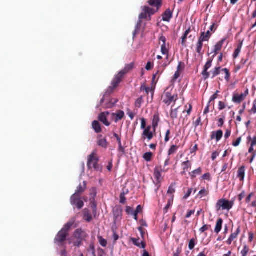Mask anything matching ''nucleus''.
<instances>
[{
    "label": "nucleus",
    "mask_w": 256,
    "mask_h": 256,
    "mask_svg": "<svg viewBox=\"0 0 256 256\" xmlns=\"http://www.w3.org/2000/svg\"><path fill=\"white\" fill-rule=\"evenodd\" d=\"M98 240L100 244L102 246L106 247V246L107 241L105 239L103 238L102 236H98Z\"/></svg>",
    "instance_id": "43"
},
{
    "label": "nucleus",
    "mask_w": 256,
    "mask_h": 256,
    "mask_svg": "<svg viewBox=\"0 0 256 256\" xmlns=\"http://www.w3.org/2000/svg\"><path fill=\"white\" fill-rule=\"evenodd\" d=\"M210 30H208L206 32H202L200 34V37L205 40V41L208 42L212 35V34L210 32Z\"/></svg>",
    "instance_id": "26"
},
{
    "label": "nucleus",
    "mask_w": 256,
    "mask_h": 256,
    "mask_svg": "<svg viewBox=\"0 0 256 256\" xmlns=\"http://www.w3.org/2000/svg\"><path fill=\"white\" fill-rule=\"evenodd\" d=\"M245 170L244 167H241L238 170V176L240 180H243L244 178Z\"/></svg>",
    "instance_id": "29"
},
{
    "label": "nucleus",
    "mask_w": 256,
    "mask_h": 256,
    "mask_svg": "<svg viewBox=\"0 0 256 256\" xmlns=\"http://www.w3.org/2000/svg\"><path fill=\"white\" fill-rule=\"evenodd\" d=\"M156 130L152 128V126H148L146 127V128L143 130L142 134V138L144 141L148 140V141L150 140L154 137V134Z\"/></svg>",
    "instance_id": "7"
},
{
    "label": "nucleus",
    "mask_w": 256,
    "mask_h": 256,
    "mask_svg": "<svg viewBox=\"0 0 256 256\" xmlns=\"http://www.w3.org/2000/svg\"><path fill=\"white\" fill-rule=\"evenodd\" d=\"M177 100L178 95L173 90V86H172L166 88L162 96V102L166 106H173Z\"/></svg>",
    "instance_id": "1"
},
{
    "label": "nucleus",
    "mask_w": 256,
    "mask_h": 256,
    "mask_svg": "<svg viewBox=\"0 0 256 256\" xmlns=\"http://www.w3.org/2000/svg\"><path fill=\"white\" fill-rule=\"evenodd\" d=\"M248 94V90L246 89L245 92L241 94H236L232 96V101L236 103H240L242 101Z\"/></svg>",
    "instance_id": "10"
},
{
    "label": "nucleus",
    "mask_w": 256,
    "mask_h": 256,
    "mask_svg": "<svg viewBox=\"0 0 256 256\" xmlns=\"http://www.w3.org/2000/svg\"><path fill=\"white\" fill-rule=\"evenodd\" d=\"M156 84V81H152V86L150 87L147 86L144 84H143L141 86L140 90H145L146 93L148 94L150 92L152 96L154 94V92L155 88V86Z\"/></svg>",
    "instance_id": "14"
},
{
    "label": "nucleus",
    "mask_w": 256,
    "mask_h": 256,
    "mask_svg": "<svg viewBox=\"0 0 256 256\" xmlns=\"http://www.w3.org/2000/svg\"><path fill=\"white\" fill-rule=\"evenodd\" d=\"M178 108L172 109L170 112V116L172 118H176L178 116Z\"/></svg>",
    "instance_id": "44"
},
{
    "label": "nucleus",
    "mask_w": 256,
    "mask_h": 256,
    "mask_svg": "<svg viewBox=\"0 0 256 256\" xmlns=\"http://www.w3.org/2000/svg\"><path fill=\"white\" fill-rule=\"evenodd\" d=\"M85 233L81 230H77L74 233V236L70 240L69 242L73 243L75 246H79L81 244V240L84 236Z\"/></svg>",
    "instance_id": "6"
},
{
    "label": "nucleus",
    "mask_w": 256,
    "mask_h": 256,
    "mask_svg": "<svg viewBox=\"0 0 256 256\" xmlns=\"http://www.w3.org/2000/svg\"><path fill=\"white\" fill-rule=\"evenodd\" d=\"M161 52H162V54L168 56V52H169V50L166 48V45L162 44V46H161Z\"/></svg>",
    "instance_id": "39"
},
{
    "label": "nucleus",
    "mask_w": 256,
    "mask_h": 256,
    "mask_svg": "<svg viewBox=\"0 0 256 256\" xmlns=\"http://www.w3.org/2000/svg\"><path fill=\"white\" fill-rule=\"evenodd\" d=\"M192 106L190 104H186L185 106L186 110L183 111V114H184L185 112H186L187 114L186 116V118L188 116L190 115L191 112L192 110Z\"/></svg>",
    "instance_id": "30"
},
{
    "label": "nucleus",
    "mask_w": 256,
    "mask_h": 256,
    "mask_svg": "<svg viewBox=\"0 0 256 256\" xmlns=\"http://www.w3.org/2000/svg\"><path fill=\"white\" fill-rule=\"evenodd\" d=\"M79 197V195L76 194H74L71 197L70 202L72 205L76 204L78 208H81L84 206V203L82 200H80Z\"/></svg>",
    "instance_id": "9"
},
{
    "label": "nucleus",
    "mask_w": 256,
    "mask_h": 256,
    "mask_svg": "<svg viewBox=\"0 0 256 256\" xmlns=\"http://www.w3.org/2000/svg\"><path fill=\"white\" fill-rule=\"evenodd\" d=\"M142 211V207L140 205L136 207V210L134 212V218L137 220H138V214Z\"/></svg>",
    "instance_id": "40"
},
{
    "label": "nucleus",
    "mask_w": 256,
    "mask_h": 256,
    "mask_svg": "<svg viewBox=\"0 0 256 256\" xmlns=\"http://www.w3.org/2000/svg\"><path fill=\"white\" fill-rule=\"evenodd\" d=\"M196 244V240L194 238L191 239L188 244V248L190 250H192L194 248Z\"/></svg>",
    "instance_id": "46"
},
{
    "label": "nucleus",
    "mask_w": 256,
    "mask_h": 256,
    "mask_svg": "<svg viewBox=\"0 0 256 256\" xmlns=\"http://www.w3.org/2000/svg\"><path fill=\"white\" fill-rule=\"evenodd\" d=\"M98 158L94 152L92 153L89 156L88 161V166L89 168H94L98 170V168L97 166Z\"/></svg>",
    "instance_id": "8"
},
{
    "label": "nucleus",
    "mask_w": 256,
    "mask_h": 256,
    "mask_svg": "<svg viewBox=\"0 0 256 256\" xmlns=\"http://www.w3.org/2000/svg\"><path fill=\"white\" fill-rule=\"evenodd\" d=\"M178 149V146L176 145H172L168 151V155L170 156L171 154H174L176 152Z\"/></svg>",
    "instance_id": "32"
},
{
    "label": "nucleus",
    "mask_w": 256,
    "mask_h": 256,
    "mask_svg": "<svg viewBox=\"0 0 256 256\" xmlns=\"http://www.w3.org/2000/svg\"><path fill=\"white\" fill-rule=\"evenodd\" d=\"M84 186H82L81 185H80L77 188V190L75 192L77 194L79 195L80 194L84 192L86 186V182H84Z\"/></svg>",
    "instance_id": "34"
},
{
    "label": "nucleus",
    "mask_w": 256,
    "mask_h": 256,
    "mask_svg": "<svg viewBox=\"0 0 256 256\" xmlns=\"http://www.w3.org/2000/svg\"><path fill=\"white\" fill-rule=\"evenodd\" d=\"M213 58H208L206 64L204 66V70L202 72V74L204 77L205 79L208 78L210 76V72H208V70L212 66Z\"/></svg>",
    "instance_id": "11"
},
{
    "label": "nucleus",
    "mask_w": 256,
    "mask_h": 256,
    "mask_svg": "<svg viewBox=\"0 0 256 256\" xmlns=\"http://www.w3.org/2000/svg\"><path fill=\"white\" fill-rule=\"evenodd\" d=\"M192 189L189 188L188 189L186 193L185 194V195L184 196V199L186 200L188 198V197H189L192 193Z\"/></svg>",
    "instance_id": "55"
},
{
    "label": "nucleus",
    "mask_w": 256,
    "mask_h": 256,
    "mask_svg": "<svg viewBox=\"0 0 256 256\" xmlns=\"http://www.w3.org/2000/svg\"><path fill=\"white\" fill-rule=\"evenodd\" d=\"M109 114L110 112H102L98 116V120L106 126H109L110 125V123L107 120V116Z\"/></svg>",
    "instance_id": "15"
},
{
    "label": "nucleus",
    "mask_w": 256,
    "mask_h": 256,
    "mask_svg": "<svg viewBox=\"0 0 256 256\" xmlns=\"http://www.w3.org/2000/svg\"><path fill=\"white\" fill-rule=\"evenodd\" d=\"M240 232V228H238L234 232H233L230 234L229 238L226 241V244L228 245L230 244H232V242L236 238Z\"/></svg>",
    "instance_id": "22"
},
{
    "label": "nucleus",
    "mask_w": 256,
    "mask_h": 256,
    "mask_svg": "<svg viewBox=\"0 0 256 256\" xmlns=\"http://www.w3.org/2000/svg\"><path fill=\"white\" fill-rule=\"evenodd\" d=\"M132 240L134 244L138 247L141 248H144L146 247V244L140 240V239H136L135 238H132Z\"/></svg>",
    "instance_id": "23"
},
{
    "label": "nucleus",
    "mask_w": 256,
    "mask_h": 256,
    "mask_svg": "<svg viewBox=\"0 0 256 256\" xmlns=\"http://www.w3.org/2000/svg\"><path fill=\"white\" fill-rule=\"evenodd\" d=\"M172 203H173V196H172L170 197V199L168 200V204L164 208L165 212H167L168 210L172 204Z\"/></svg>",
    "instance_id": "42"
},
{
    "label": "nucleus",
    "mask_w": 256,
    "mask_h": 256,
    "mask_svg": "<svg viewBox=\"0 0 256 256\" xmlns=\"http://www.w3.org/2000/svg\"><path fill=\"white\" fill-rule=\"evenodd\" d=\"M252 112L256 114V101L255 100L253 104V106L251 110Z\"/></svg>",
    "instance_id": "64"
},
{
    "label": "nucleus",
    "mask_w": 256,
    "mask_h": 256,
    "mask_svg": "<svg viewBox=\"0 0 256 256\" xmlns=\"http://www.w3.org/2000/svg\"><path fill=\"white\" fill-rule=\"evenodd\" d=\"M120 81H112L111 86H110V91H112L113 89L116 88L119 84Z\"/></svg>",
    "instance_id": "45"
},
{
    "label": "nucleus",
    "mask_w": 256,
    "mask_h": 256,
    "mask_svg": "<svg viewBox=\"0 0 256 256\" xmlns=\"http://www.w3.org/2000/svg\"><path fill=\"white\" fill-rule=\"evenodd\" d=\"M202 178L203 180H210V175L209 173H206L204 174L202 176Z\"/></svg>",
    "instance_id": "62"
},
{
    "label": "nucleus",
    "mask_w": 256,
    "mask_h": 256,
    "mask_svg": "<svg viewBox=\"0 0 256 256\" xmlns=\"http://www.w3.org/2000/svg\"><path fill=\"white\" fill-rule=\"evenodd\" d=\"M248 252V248L246 246H245L244 248V249L241 252L242 256H246Z\"/></svg>",
    "instance_id": "52"
},
{
    "label": "nucleus",
    "mask_w": 256,
    "mask_h": 256,
    "mask_svg": "<svg viewBox=\"0 0 256 256\" xmlns=\"http://www.w3.org/2000/svg\"><path fill=\"white\" fill-rule=\"evenodd\" d=\"M202 173V169L200 168H198L191 172H190V175L192 178H194L196 177V175L200 174Z\"/></svg>",
    "instance_id": "35"
},
{
    "label": "nucleus",
    "mask_w": 256,
    "mask_h": 256,
    "mask_svg": "<svg viewBox=\"0 0 256 256\" xmlns=\"http://www.w3.org/2000/svg\"><path fill=\"white\" fill-rule=\"evenodd\" d=\"M152 157V153L151 152H147L144 154V158L147 162L151 160Z\"/></svg>",
    "instance_id": "41"
},
{
    "label": "nucleus",
    "mask_w": 256,
    "mask_h": 256,
    "mask_svg": "<svg viewBox=\"0 0 256 256\" xmlns=\"http://www.w3.org/2000/svg\"><path fill=\"white\" fill-rule=\"evenodd\" d=\"M128 192V190H126V192H123L122 193L120 194V203L124 204L125 202L126 199L125 198L124 196H125V194H127Z\"/></svg>",
    "instance_id": "48"
},
{
    "label": "nucleus",
    "mask_w": 256,
    "mask_h": 256,
    "mask_svg": "<svg viewBox=\"0 0 256 256\" xmlns=\"http://www.w3.org/2000/svg\"><path fill=\"white\" fill-rule=\"evenodd\" d=\"M219 154H220V152L217 151H215V152H213L212 154V160H214L217 158V156L219 155Z\"/></svg>",
    "instance_id": "56"
},
{
    "label": "nucleus",
    "mask_w": 256,
    "mask_h": 256,
    "mask_svg": "<svg viewBox=\"0 0 256 256\" xmlns=\"http://www.w3.org/2000/svg\"><path fill=\"white\" fill-rule=\"evenodd\" d=\"M242 47V44H240L238 45V48L235 50L234 54H233V56H234V58H236L238 56L241 50Z\"/></svg>",
    "instance_id": "33"
},
{
    "label": "nucleus",
    "mask_w": 256,
    "mask_h": 256,
    "mask_svg": "<svg viewBox=\"0 0 256 256\" xmlns=\"http://www.w3.org/2000/svg\"><path fill=\"white\" fill-rule=\"evenodd\" d=\"M142 12L139 15V20L137 24V26H140L142 23V20L147 19L150 20V16L156 12L154 8H150L148 6H144L142 7Z\"/></svg>",
    "instance_id": "5"
},
{
    "label": "nucleus",
    "mask_w": 256,
    "mask_h": 256,
    "mask_svg": "<svg viewBox=\"0 0 256 256\" xmlns=\"http://www.w3.org/2000/svg\"><path fill=\"white\" fill-rule=\"evenodd\" d=\"M172 16V12L170 8L167 9L162 15V20L169 22Z\"/></svg>",
    "instance_id": "20"
},
{
    "label": "nucleus",
    "mask_w": 256,
    "mask_h": 256,
    "mask_svg": "<svg viewBox=\"0 0 256 256\" xmlns=\"http://www.w3.org/2000/svg\"><path fill=\"white\" fill-rule=\"evenodd\" d=\"M208 190H206L205 188H202L198 192V196H200V198H202L204 196H208Z\"/></svg>",
    "instance_id": "38"
},
{
    "label": "nucleus",
    "mask_w": 256,
    "mask_h": 256,
    "mask_svg": "<svg viewBox=\"0 0 256 256\" xmlns=\"http://www.w3.org/2000/svg\"><path fill=\"white\" fill-rule=\"evenodd\" d=\"M92 127L94 130L95 132L96 133H99L102 131L100 125V123L96 120H94L92 122Z\"/></svg>",
    "instance_id": "25"
},
{
    "label": "nucleus",
    "mask_w": 256,
    "mask_h": 256,
    "mask_svg": "<svg viewBox=\"0 0 256 256\" xmlns=\"http://www.w3.org/2000/svg\"><path fill=\"white\" fill-rule=\"evenodd\" d=\"M180 72L176 70L174 76V80L178 79L180 77Z\"/></svg>",
    "instance_id": "63"
},
{
    "label": "nucleus",
    "mask_w": 256,
    "mask_h": 256,
    "mask_svg": "<svg viewBox=\"0 0 256 256\" xmlns=\"http://www.w3.org/2000/svg\"><path fill=\"white\" fill-rule=\"evenodd\" d=\"M231 134V131L230 130L227 129L226 131L225 134L224 135V137L226 139L228 138Z\"/></svg>",
    "instance_id": "60"
},
{
    "label": "nucleus",
    "mask_w": 256,
    "mask_h": 256,
    "mask_svg": "<svg viewBox=\"0 0 256 256\" xmlns=\"http://www.w3.org/2000/svg\"><path fill=\"white\" fill-rule=\"evenodd\" d=\"M84 218L87 222H90L92 220V216L89 213H85Z\"/></svg>",
    "instance_id": "53"
},
{
    "label": "nucleus",
    "mask_w": 256,
    "mask_h": 256,
    "mask_svg": "<svg viewBox=\"0 0 256 256\" xmlns=\"http://www.w3.org/2000/svg\"><path fill=\"white\" fill-rule=\"evenodd\" d=\"M225 40L226 38H222L215 44L214 48V50L212 52L214 54L212 56L213 58L214 56H216L218 54L219 52L222 50V48Z\"/></svg>",
    "instance_id": "12"
},
{
    "label": "nucleus",
    "mask_w": 256,
    "mask_h": 256,
    "mask_svg": "<svg viewBox=\"0 0 256 256\" xmlns=\"http://www.w3.org/2000/svg\"><path fill=\"white\" fill-rule=\"evenodd\" d=\"M234 202L229 201L225 198L219 200L216 204V210L218 212L220 210H226L228 212L232 207Z\"/></svg>",
    "instance_id": "4"
},
{
    "label": "nucleus",
    "mask_w": 256,
    "mask_h": 256,
    "mask_svg": "<svg viewBox=\"0 0 256 256\" xmlns=\"http://www.w3.org/2000/svg\"><path fill=\"white\" fill-rule=\"evenodd\" d=\"M98 144L103 148H106L107 142L105 138H100L98 140Z\"/></svg>",
    "instance_id": "37"
},
{
    "label": "nucleus",
    "mask_w": 256,
    "mask_h": 256,
    "mask_svg": "<svg viewBox=\"0 0 256 256\" xmlns=\"http://www.w3.org/2000/svg\"><path fill=\"white\" fill-rule=\"evenodd\" d=\"M170 134V130H167L166 134V136L164 138V140L166 142H168L169 140V136Z\"/></svg>",
    "instance_id": "61"
},
{
    "label": "nucleus",
    "mask_w": 256,
    "mask_h": 256,
    "mask_svg": "<svg viewBox=\"0 0 256 256\" xmlns=\"http://www.w3.org/2000/svg\"><path fill=\"white\" fill-rule=\"evenodd\" d=\"M191 166L192 164L188 160L182 162V166L183 170V171L182 172V174H186V172H188L189 169L191 168Z\"/></svg>",
    "instance_id": "21"
},
{
    "label": "nucleus",
    "mask_w": 256,
    "mask_h": 256,
    "mask_svg": "<svg viewBox=\"0 0 256 256\" xmlns=\"http://www.w3.org/2000/svg\"><path fill=\"white\" fill-rule=\"evenodd\" d=\"M248 138L252 140L250 142V146H254L256 145V136H254L252 139L250 137Z\"/></svg>",
    "instance_id": "58"
},
{
    "label": "nucleus",
    "mask_w": 256,
    "mask_h": 256,
    "mask_svg": "<svg viewBox=\"0 0 256 256\" xmlns=\"http://www.w3.org/2000/svg\"><path fill=\"white\" fill-rule=\"evenodd\" d=\"M160 42H162V44H166V38L163 35H162L159 38Z\"/></svg>",
    "instance_id": "57"
},
{
    "label": "nucleus",
    "mask_w": 256,
    "mask_h": 256,
    "mask_svg": "<svg viewBox=\"0 0 256 256\" xmlns=\"http://www.w3.org/2000/svg\"><path fill=\"white\" fill-rule=\"evenodd\" d=\"M222 220L220 218L218 220L214 228V232L218 234L222 230Z\"/></svg>",
    "instance_id": "28"
},
{
    "label": "nucleus",
    "mask_w": 256,
    "mask_h": 256,
    "mask_svg": "<svg viewBox=\"0 0 256 256\" xmlns=\"http://www.w3.org/2000/svg\"><path fill=\"white\" fill-rule=\"evenodd\" d=\"M154 67V64L150 62H148L146 66V69L148 70H152Z\"/></svg>",
    "instance_id": "50"
},
{
    "label": "nucleus",
    "mask_w": 256,
    "mask_h": 256,
    "mask_svg": "<svg viewBox=\"0 0 256 256\" xmlns=\"http://www.w3.org/2000/svg\"><path fill=\"white\" fill-rule=\"evenodd\" d=\"M241 140H242L241 138H237V140L234 142L232 144V146H238L241 142Z\"/></svg>",
    "instance_id": "54"
},
{
    "label": "nucleus",
    "mask_w": 256,
    "mask_h": 256,
    "mask_svg": "<svg viewBox=\"0 0 256 256\" xmlns=\"http://www.w3.org/2000/svg\"><path fill=\"white\" fill-rule=\"evenodd\" d=\"M210 74L212 78H214L216 76L220 75L219 78L222 80L224 78L226 80H228L230 76V72L228 68L221 69L220 66L216 67L211 70Z\"/></svg>",
    "instance_id": "2"
},
{
    "label": "nucleus",
    "mask_w": 256,
    "mask_h": 256,
    "mask_svg": "<svg viewBox=\"0 0 256 256\" xmlns=\"http://www.w3.org/2000/svg\"><path fill=\"white\" fill-rule=\"evenodd\" d=\"M223 132L221 130L214 131L212 132L210 138L212 140L215 139L216 142H218L222 138Z\"/></svg>",
    "instance_id": "17"
},
{
    "label": "nucleus",
    "mask_w": 256,
    "mask_h": 256,
    "mask_svg": "<svg viewBox=\"0 0 256 256\" xmlns=\"http://www.w3.org/2000/svg\"><path fill=\"white\" fill-rule=\"evenodd\" d=\"M124 115V114L123 111L119 110L116 113L112 114L111 118L116 122H117L123 118Z\"/></svg>",
    "instance_id": "18"
},
{
    "label": "nucleus",
    "mask_w": 256,
    "mask_h": 256,
    "mask_svg": "<svg viewBox=\"0 0 256 256\" xmlns=\"http://www.w3.org/2000/svg\"><path fill=\"white\" fill-rule=\"evenodd\" d=\"M191 31L190 28L189 27L188 30L184 32L182 36V42L181 44L183 46H186V39L188 38V34L190 33Z\"/></svg>",
    "instance_id": "24"
},
{
    "label": "nucleus",
    "mask_w": 256,
    "mask_h": 256,
    "mask_svg": "<svg viewBox=\"0 0 256 256\" xmlns=\"http://www.w3.org/2000/svg\"><path fill=\"white\" fill-rule=\"evenodd\" d=\"M134 62H131L130 64H126L123 70L124 71V72L126 74H128L130 72L131 70H133V68H134Z\"/></svg>",
    "instance_id": "27"
},
{
    "label": "nucleus",
    "mask_w": 256,
    "mask_h": 256,
    "mask_svg": "<svg viewBox=\"0 0 256 256\" xmlns=\"http://www.w3.org/2000/svg\"><path fill=\"white\" fill-rule=\"evenodd\" d=\"M124 71L122 70L119 72L118 74L116 76L114 80H122L124 78V76L126 74Z\"/></svg>",
    "instance_id": "31"
},
{
    "label": "nucleus",
    "mask_w": 256,
    "mask_h": 256,
    "mask_svg": "<svg viewBox=\"0 0 256 256\" xmlns=\"http://www.w3.org/2000/svg\"><path fill=\"white\" fill-rule=\"evenodd\" d=\"M114 136L115 138H116V139L117 140H118V142L120 148H122V143H121V141H120V138L118 136V134H114Z\"/></svg>",
    "instance_id": "59"
},
{
    "label": "nucleus",
    "mask_w": 256,
    "mask_h": 256,
    "mask_svg": "<svg viewBox=\"0 0 256 256\" xmlns=\"http://www.w3.org/2000/svg\"><path fill=\"white\" fill-rule=\"evenodd\" d=\"M206 42L205 40L200 36L198 42L196 44V52L200 56H202L204 54V52L202 51V48L203 46V42Z\"/></svg>",
    "instance_id": "16"
},
{
    "label": "nucleus",
    "mask_w": 256,
    "mask_h": 256,
    "mask_svg": "<svg viewBox=\"0 0 256 256\" xmlns=\"http://www.w3.org/2000/svg\"><path fill=\"white\" fill-rule=\"evenodd\" d=\"M159 121L158 116L157 115L154 116L152 120V128L156 130V127L158 126V122Z\"/></svg>",
    "instance_id": "36"
},
{
    "label": "nucleus",
    "mask_w": 256,
    "mask_h": 256,
    "mask_svg": "<svg viewBox=\"0 0 256 256\" xmlns=\"http://www.w3.org/2000/svg\"><path fill=\"white\" fill-rule=\"evenodd\" d=\"M185 64L184 63L182 62H178V65L177 67V70L178 71L182 72L184 69Z\"/></svg>",
    "instance_id": "47"
},
{
    "label": "nucleus",
    "mask_w": 256,
    "mask_h": 256,
    "mask_svg": "<svg viewBox=\"0 0 256 256\" xmlns=\"http://www.w3.org/2000/svg\"><path fill=\"white\" fill-rule=\"evenodd\" d=\"M146 122L144 118H142L140 120V126L141 128L144 130L146 128Z\"/></svg>",
    "instance_id": "49"
},
{
    "label": "nucleus",
    "mask_w": 256,
    "mask_h": 256,
    "mask_svg": "<svg viewBox=\"0 0 256 256\" xmlns=\"http://www.w3.org/2000/svg\"><path fill=\"white\" fill-rule=\"evenodd\" d=\"M163 171L162 168L160 167H156L154 170V178L155 180L158 183H160L162 178L161 175V172Z\"/></svg>",
    "instance_id": "13"
},
{
    "label": "nucleus",
    "mask_w": 256,
    "mask_h": 256,
    "mask_svg": "<svg viewBox=\"0 0 256 256\" xmlns=\"http://www.w3.org/2000/svg\"><path fill=\"white\" fill-rule=\"evenodd\" d=\"M126 210L128 214L134 216V210L130 206H126Z\"/></svg>",
    "instance_id": "51"
},
{
    "label": "nucleus",
    "mask_w": 256,
    "mask_h": 256,
    "mask_svg": "<svg viewBox=\"0 0 256 256\" xmlns=\"http://www.w3.org/2000/svg\"><path fill=\"white\" fill-rule=\"evenodd\" d=\"M74 222V220L72 219L69 222L65 224L64 227L58 233V235L56 237L55 243L58 244H60L62 242L65 240L66 236V232L69 230V228L72 226Z\"/></svg>",
    "instance_id": "3"
},
{
    "label": "nucleus",
    "mask_w": 256,
    "mask_h": 256,
    "mask_svg": "<svg viewBox=\"0 0 256 256\" xmlns=\"http://www.w3.org/2000/svg\"><path fill=\"white\" fill-rule=\"evenodd\" d=\"M148 3L150 6L156 8V9H154L156 12L161 7L162 0H149Z\"/></svg>",
    "instance_id": "19"
}]
</instances>
